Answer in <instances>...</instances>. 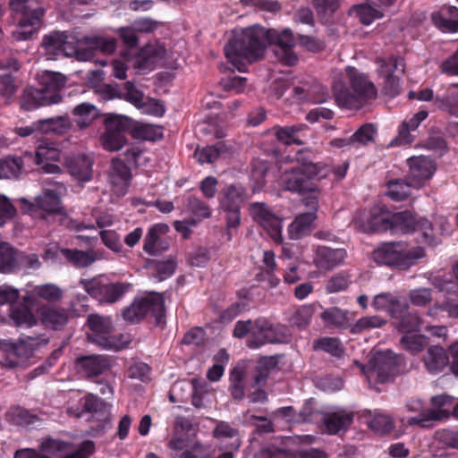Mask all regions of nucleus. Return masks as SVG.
<instances>
[{"mask_svg":"<svg viewBox=\"0 0 458 458\" xmlns=\"http://www.w3.org/2000/svg\"><path fill=\"white\" fill-rule=\"evenodd\" d=\"M225 54L233 68L245 72L248 64L263 58L266 50V31L250 27L232 38L225 46Z\"/></svg>","mask_w":458,"mask_h":458,"instance_id":"f257e3e1","label":"nucleus"},{"mask_svg":"<svg viewBox=\"0 0 458 458\" xmlns=\"http://www.w3.org/2000/svg\"><path fill=\"white\" fill-rule=\"evenodd\" d=\"M67 77L58 72L43 71L38 76L39 88L27 87L21 97V107L26 111L58 104L63 100L62 91Z\"/></svg>","mask_w":458,"mask_h":458,"instance_id":"f03ea898","label":"nucleus"},{"mask_svg":"<svg viewBox=\"0 0 458 458\" xmlns=\"http://www.w3.org/2000/svg\"><path fill=\"white\" fill-rule=\"evenodd\" d=\"M345 72L350 88L344 86L341 81L333 85L335 99L339 106L357 109L367 101L377 98V89L367 75L352 66H347Z\"/></svg>","mask_w":458,"mask_h":458,"instance_id":"7ed1b4c3","label":"nucleus"},{"mask_svg":"<svg viewBox=\"0 0 458 458\" xmlns=\"http://www.w3.org/2000/svg\"><path fill=\"white\" fill-rule=\"evenodd\" d=\"M330 168L322 163L301 162L299 165L283 173L281 185L284 190L293 193L318 192L315 181L328 176Z\"/></svg>","mask_w":458,"mask_h":458,"instance_id":"20e7f679","label":"nucleus"},{"mask_svg":"<svg viewBox=\"0 0 458 458\" xmlns=\"http://www.w3.org/2000/svg\"><path fill=\"white\" fill-rule=\"evenodd\" d=\"M405 242H388L380 244L372 252L375 262L400 270H407L426 256L425 249L420 246L407 249Z\"/></svg>","mask_w":458,"mask_h":458,"instance_id":"39448f33","label":"nucleus"},{"mask_svg":"<svg viewBox=\"0 0 458 458\" xmlns=\"http://www.w3.org/2000/svg\"><path fill=\"white\" fill-rule=\"evenodd\" d=\"M33 0H10V8L15 14H20L17 28L12 36L17 41L29 40L40 29L45 9L34 7Z\"/></svg>","mask_w":458,"mask_h":458,"instance_id":"423d86ee","label":"nucleus"},{"mask_svg":"<svg viewBox=\"0 0 458 458\" xmlns=\"http://www.w3.org/2000/svg\"><path fill=\"white\" fill-rule=\"evenodd\" d=\"M41 54L47 60H55L59 56L75 57L79 61H87L89 51H78V42L67 31L54 30L46 34L40 43Z\"/></svg>","mask_w":458,"mask_h":458,"instance_id":"0eeeda50","label":"nucleus"},{"mask_svg":"<svg viewBox=\"0 0 458 458\" xmlns=\"http://www.w3.org/2000/svg\"><path fill=\"white\" fill-rule=\"evenodd\" d=\"M402 356L387 350L386 352H378L373 355L367 366H361L358 361L355 363L360 366L363 373L369 379L375 377L377 382L384 384L393 380L396 376L403 372L404 366Z\"/></svg>","mask_w":458,"mask_h":458,"instance_id":"6e6552de","label":"nucleus"},{"mask_svg":"<svg viewBox=\"0 0 458 458\" xmlns=\"http://www.w3.org/2000/svg\"><path fill=\"white\" fill-rule=\"evenodd\" d=\"M148 314L160 324L165 314V299L162 293L151 292L144 297L136 298L123 310V318L130 324L140 322Z\"/></svg>","mask_w":458,"mask_h":458,"instance_id":"1a4fd4ad","label":"nucleus"},{"mask_svg":"<svg viewBox=\"0 0 458 458\" xmlns=\"http://www.w3.org/2000/svg\"><path fill=\"white\" fill-rule=\"evenodd\" d=\"M432 223L424 217L417 218L411 211L404 210L391 213V233L408 234L413 232H421L419 241L429 246L437 244L435 236L431 233Z\"/></svg>","mask_w":458,"mask_h":458,"instance_id":"9d476101","label":"nucleus"},{"mask_svg":"<svg viewBox=\"0 0 458 458\" xmlns=\"http://www.w3.org/2000/svg\"><path fill=\"white\" fill-rule=\"evenodd\" d=\"M250 198L247 189L241 183H233L221 191L219 205L226 214L227 229L237 228L241 224V209Z\"/></svg>","mask_w":458,"mask_h":458,"instance_id":"9b49d317","label":"nucleus"},{"mask_svg":"<svg viewBox=\"0 0 458 458\" xmlns=\"http://www.w3.org/2000/svg\"><path fill=\"white\" fill-rule=\"evenodd\" d=\"M255 337L247 342L248 347L257 349L267 344H285L291 339V334L286 326L273 325L264 318L254 320Z\"/></svg>","mask_w":458,"mask_h":458,"instance_id":"f8f14e48","label":"nucleus"},{"mask_svg":"<svg viewBox=\"0 0 458 458\" xmlns=\"http://www.w3.org/2000/svg\"><path fill=\"white\" fill-rule=\"evenodd\" d=\"M131 119L120 114H109L105 119L106 131L101 136L103 148L108 151L120 150L127 142L124 132L131 127Z\"/></svg>","mask_w":458,"mask_h":458,"instance_id":"ddd939ff","label":"nucleus"},{"mask_svg":"<svg viewBox=\"0 0 458 458\" xmlns=\"http://www.w3.org/2000/svg\"><path fill=\"white\" fill-rule=\"evenodd\" d=\"M82 411L91 414L89 421H97V425L89 428L91 436H102L110 428L109 405L98 395L89 394L84 397Z\"/></svg>","mask_w":458,"mask_h":458,"instance_id":"4468645a","label":"nucleus"},{"mask_svg":"<svg viewBox=\"0 0 458 458\" xmlns=\"http://www.w3.org/2000/svg\"><path fill=\"white\" fill-rule=\"evenodd\" d=\"M87 326L91 331L87 336L89 342L104 349H117V344L114 337L109 335L113 331V324L109 317L90 314L87 318Z\"/></svg>","mask_w":458,"mask_h":458,"instance_id":"2eb2a0df","label":"nucleus"},{"mask_svg":"<svg viewBox=\"0 0 458 458\" xmlns=\"http://www.w3.org/2000/svg\"><path fill=\"white\" fill-rule=\"evenodd\" d=\"M250 214L276 243H282V220L276 216L266 203L254 202L250 205Z\"/></svg>","mask_w":458,"mask_h":458,"instance_id":"dca6fc26","label":"nucleus"},{"mask_svg":"<svg viewBox=\"0 0 458 458\" xmlns=\"http://www.w3.org/2000/svg\"><path fill=\"white\" fill-rule=\"evenodd\" d=\"M304 205L309 211L300 214L288 226V233L292 240H299L310 234L314 229V221L317 218L318 200L317 196L306 198Z\"/></svg>","mask_w":458,"mask_h":458,"instance_id":"f3484780","label":"nucleus"},{"mask_svg":"<svg viewBox=\"0 0 458 458\" xmlns=\"http://www.w3.org/2000/svg\"><path fill=\"white\" fill-rule=\"evenodd\" d=\"M409 172L406 179L410 181L412 188L419 189L422 187L426 181H428L437 166L433 158L427 156H414L407 159Z\"/></svg>","mask_w":458,"mask_h":458,"instance_id":"a211bd4d","label":"nucleus"},{"mask_svg":"<svg viewBox=\"0 0 458 458\" xmlns=\"http://www.w3.org/2000/svg\"><path fill=\"white\" fill-rule=\"evenodd\" d=\"M122 98L133 105L136 108H145L148 112L157 116H163L165 112V106L162 102L146 97L131 81L124 83Z\"/></svg>","mask_w":458,"mask_h":458,"instance_id":"6ab92c4d","label":"nucleus"},{"mask_svg":"<svg viewBox=\"0 0 458 458\" xmlns=\"http://www.w3.org/2000/svg\"><path fill=\"white\" fill-rule=\"evenodd\" d=\"M48 343V338L45 335H28L20 339L18 342L12 340H0V348L16 357L27 359L32 355L33 352Z\"/></svg>","mask_w":458,"mask_h":458,"instance_id":"aec40b11","label":"nucleus"},{"mask_svg":"<svg viewBox=\"0 0 458 458\" xmlns=\"http://www.w3.org/2000/svg\"><path fill=\"white\" fill-rule=\"evenodd\" d=\"M63 209L61 199L53 190H46L35 199V202L30 208L34 216L43 220H48V217L61 214Z\"/></svg>","mask_w":458,"mask_h":458,"instance_id":"412c9836","label":"nucleus"},{"mask_svg":"<svg viewBox=\"0 0 458 458\" xmlns=\"http://www.w3.org/2000/svg\"><path fill=\"white\" fill-rule=\"evenodd\" d=\"M425 369L431 375L442 373L450 364L447 351L440 345H430L422 357Z\"/></svg>","mask_w":458,"mask_h":458,"instance_id":"4be33fe9","label":"nucleus"},{"mask_svg":"<svg viewBox=\"0 0 458 458\" xmlns=\"http://www.w3.org/2000/svg\"><path fill=\"white\" fill-rule=\"evenodd\" d=\"M76 42H78V51L89 52L90 56L87 61L92 59L96 52L110 55L116 47L115 38L101 36H86L81 39H76Z\"/></svg>","mask_w":458,"mask_h":458,"instance_id":"5701e85b","label":"nucleus"},{"mask_svg":"<svg viewBox=\"0 0 458 458\" xmlns=\"http://www.w3.org/2000/svg\"><path fill=\"white\" fill-rule=\"evenodd\" d=\"M169 231L165 224H156L152 225L144 238L143 250L151 256H157L165 251L169 244L161 239V236Z\"/></svg>","mask_w":458,"mask_h":458,"instance_id":"b1692460","label":"nucleus"},{"mask_svg":"<svg viewBox=\"0 0 458 458\" xmlns=\"http://www.w3.org/2000/svg\"><path fill=\"white\" fill-rule=\"evenodd\" d=\"M355 225H359L361 231L368 233H391V212L385 208H374L371 209L370 216L368 218L366 225H360L359 220L356 218Z\"/></svg>","mask_w":458,"mask_h":458,"instance_id":"393cba45","label":"nucleus"},{"mask_svg":"<svg viewBox=\"0 0 458 458\" xmlns=\"http://www.w3.org/2000/svg\"><path fill=\"white\" fill-rule=\"evenodd\" d=\"M346 255L344 249L318 246L315 253L314 264L318 269L329 271L343 264Z\"/></svg>","mask_w":458,"mask_h":458,"instance_id":"a878e982","label":"nucleus"},{"mask_svg":"<svg viewBox=\"0 0 458 458\" xmlns=\"http://www.w3.org/2000/svg\"><path fill=\"white\" fill-rule=\"evenodd\" d=\"M92 160L85 154L66 157L65 166L69 174L79 182H89L92 178Z\"/></svg>","mask_w":458,"mask_h":458,"instance_id":"bb28decb","label":"nucleus"},{"mask_svg":"<svg viewBox=\"0 0 458 458\" xmlns=\"http://www.w3.org/2000/svg\"><path fill=\"white\" fill-rule=\"evenodd\" d=\"M78 370L87 377H98L111 366L107 356L88 355L76 359Z\"/></svg>","mask_w":458,"mask_h":458,"instance_id":"cd10ccee","label":"nucleus"},{"mask_svg":"<svg viewBox=\"0 0 458 458\" xmlns=\"http://www.w3.org/2000/svg\"><path fill=\"white\" fill-rule=\"evenodd\" d=\"M165 48L160 43L148 44L136 56V64L141 70H153L165 59Z\"/></svg>","mask_w":458,"mask_h":458,"instance_id":"c85d7f7f","label":"nucleus"},{"mask_svg":"<svg viewBox=\"0 0 458 458\" xmlns=\"http://www.w3.org/2000/svg\"><path fill=\"white\" fill-rule=\"evenodd\" d=\"M384 10V8H379L365 0L364 3L352 5L349 10V14L356 18L362 25L368 26L376 20L382 19Z\"/></svg>","mask_w":458,"mask_h":458,"instance_id":"c756f323","label":"nucleus"},{"mask_svg":"<svg viewBox=\"0 0 458 458\" xmlns=\"http://www.w3.org/2000/svg\"><path fill=\"white\" fill-rule=\"evenodd\" d=\"M433 23L444 32L458 31V8L443 6L438 12L432 13Z\"/></svg>","mask_w":458,"mask_h":458,"instance_id":"7c9ffc66","label":"nucleus"},{"mask_svg":"<svg viewBox=\"0 0 458 458\" xmlns=\"http://www.w3.org/2000/svg\"><path fill=\"white\" fill-rule=\"evenodd\" d=\"M131 177V169L123 161L118 158H114L112 160L109 179L111 183L114 187H117L120 192L125 193L126 190L130 186Z\"/></svg>","mask_w":458,"mask_h":458,"instance_id":"2f4dec72","label":"nucleus"},{"mask_svg":"<svg viewBox=\"0 0 458 458\" xmlns=\"http://www.w3.org/2000/svg\"><path fill=\"white\" fill-rule=\"evenodd\" d=\"M72 114L75 125L80 130L89 127L92 123L100 116L99 110L91 103L83 102L73 107Z\"/></svg>","mask_w":458,"mask_h":458,"instance_id":"473e14b6","label":"nucleus"},{"mask_svg":"<svg viewBox=\"0 0 458 458\" xmlns=\"http://www.w3.org/2000/svg\"><path fill=\"white\" fill-rule=\"evenodd\" d=\"M276 45L283 53L282 60L287 65H294L298 61L297 55L293 51L295 38L290 29L284 30L276 37Z\"/></svg>","mask_w":458,"mask_h":458,"instance_id":"72a5a7b5","label":"nucleus"},{"mask_svg":"<svg viewBox=\"0 0 458 458\" xmlns=\"http://www.w3.org/2000/svg\"><path fill=\"white\" fill-rule=\"evenodd\" d=\"M61 253L73 267L79 268L88 267L98 259L97 252L91 249L87 250L62 249Z\"/></svg>","mask_w":458,"mask_h":458,"instance_id":"f704fd0d","label":"nucleus"},{"mask_svg":"<svg viewBox=\"0 0 458 458\" xmlns=\"http://www.w3.org/2000/svg\"><path fill=\"white\" fill-rule=\"evenodd\" d=\"M377 64L380 77L397 76L404 73L405 63L401 56L392 55L387 57H377Z\"/></svg>","mask_w":458,"mask_h":458,"instance_id":"c9c22d12","label":"nucleus"},{"mask_svg":"<svg viewBox=\"0 0 458 458\" xmlns=\"http://www.w3.org/2000/svg\"><path fill=\"white\" fill-rule=\"evenodd\" d=\"M39 131L42 133L64 134L72 128V123L69 116L59 115L38 120Z\"/></svg>","mask_w":458,"mask_h":458,"instance_id":"e433bc0d","label":"nucleus"},{"mask_svg":"<svg viewBox=\"0 0 458 458\" xmlns=\"http://www.w3.org/2000/svg\"><path fill=\"white\" fill-rule=\"evenodd\" d=\"M307 129L308 127L305 124L284 126L276 130V136L279 141L285 145H302L304 144L302 137L305 135Z\"/></svg>","mask_w":458,"mask_h":458,"instance_id":"4c0bfd02","label":"nucleus"},{"mask_svg":"<svg viewBox=\"0 0 458 458\" xmlns=\"http://www.w3.org/2000/svg\"><path fill=\"white\" fill-rule=\"evenodd\" d=\"M132 284L128 282L105 284L101 303L113 304L119 301L127 293L131 292Z\"/></svg>","mask_w":458,"mask_h":458,"instance_id":"58836bf2","label":"nucleus"},{"mask_svg":"<svg viewBox=\"0 0 458 458\" xmlns=\"http://www.w3.org/2000/svg\"><path fill=\"white\" fill-rule=\"evenodd\" d=\"M17 249L6 242H0V273L17 271Z\"/></svg>","mask_w":458,"mask_h":458,"instance_id":"ea45409f","label":"nucleus"},{"mask_svg":"<svg viewBox=\"0 0 458 458\" xmlns=\"http://www.w3.org/2000/svg\"><path fill=\"white\" fill-rule=\"evenodd\" d=\"M229 148L225 142H217L216 145L206 146L202 148H197L194 152V157L199 164H212L218 159V157L228 152Z\"/></svg>","mask_w":458,"mask_h":458,"instance_id":"a19ab883","label":"nucleus"},{"mask_svg":"<svg viewBox=\"0 0 458 458\" xmlns=\"http://www.w3.org/2000/svg\"><path fill=\"white\" fill-rule=\"evenodd\" d=\"M320 318L327 327L346 328L349 325L348 312L338 307H330L324 310Z\"/></svg>","mask_w":458,"mask_h":458,"instance_id":"79ce46f5","label":"nucleus"},{"mask_svg":"<svg viewBox=\"0 0 458 458\" xmlns=\"http://www.w3.org/2000/svg\"><path fill=\"white\" fill-rule=\"evenodd\" d=\"M353 422V413L346 411L333 412L325 420L326 428L330 434L347 429Z\"/></svg>","mask_w":458,"mask_h":458,"instance_id":"37998d69","label":"nucleus"},{"mask_svg":"<svg viewBox=\"0 0 458 458\" xmlns=\"http://www.w3.org/2000/svg\"><path fill=\"white\" fill-rule=\"evenodd\" d=\"M41 322L55 330H61L68 322V315L64 310L47 308L41 311Z\"/></svg>","mask_w":458,"mask_h":458,"instance_id":"c03bdc74","label":"nucleus"},{"mask_svg":"<svg viewBox=\"0 0 458 458\" xmlns=\"http://www.w3.org/2000/svg\"><path fill=\"white\" fill-rule=\"evenodd\" d=\"M315 351H323L333 357L341 358L344 355V347L336 337L324 336L313 341Z\"/></svg>","mask_w":458,"mask_h":458,"instance_id":"a18cd8bd","label":"nucleus"},{"mask_svg":"<svg viewBox=\"0 0 458 458\" xmlns=\"http://www.w3.org/2000/svg\"><path fill=\"white\" fill-rule=\"evenodd\" d=\"M23 158L7 157L0 161V178H18L23 171Z\"/></svg>","mask_w":458,"mask_h":458,"instance_id":"49530a36","label":"nucleus"},{"mask_svg":"<svg viewBox=\"0 0 458 458\" xmlns=\"http://www.w3.org/2000/svg\"><path fill=\"white\" fill-rule=\"evenodd\" d=\"M10 318L13 324L21 327H31L37 324V318L31 310L24 305L11 307Z\"/></svg>","mask_w":458,"mask_h":458,"instance_id":"de8ad7c7","label":"nucleus"},{"mask_svg":"<svg viewBox=\"0 0 458 458\" xmlns=\"http://www.w3.org/2000/svg\"><path fill=\"white\" fill-rule=\"evenodd\" d=\"M387 323L384 318L374 315L365 316L359 318L354 325L351 327L352 334H360L364 331H369L372 329L381 328Z\"/></svg>","mask_w":458,"mask_h":458,"instance_id":"09e8293b","label":"nucleus"},{"mask_svg":"<svg viewBox=\"0 0 458 458\" xmlns=\"http://www.w3.org/2000/svg\"><path fill=\"white\" fill-rule=\"evenodd\" d=\"M400 344L403 349L411 353H418L428 346V339L423 335L405 334L401 337Z\"/></svg>","mask_w":458,"mask_h":458,"instance_id":"8fccbe9b","label":"nucleus"},{"mask_svg":"<svg viewBox=\"0 0 458 458\" xmlns=\"http://www.w3.org/2000/svg\"><path fill=\"white\" fill-rule=\"evenodd\" d=\"M411 187L412 185L406 178L392 180L387 182V195L394 200H403L410 196Z\"/></svg>","mask_w":458,"mask_h":458,"instance_id":"3c124183","label":"nucleus"},{"mask_svg":"<svg viewBox=\"0 0 458 458\" xmlns=\"http://www.w3.org/2000/svg\"><path fill=\"white\" fill-rule=\"evenodd\" d=\"M213 435L216 438H230L233 439V442L230 444L231 450H236L241 445V441L239 440V431L237 428H233L226 421H218L214 431Z\"/></svg>","mask_w":458,"mask_h":458,"instance_id":"603ef678","label":"nucleus"},{"mask_svg":"<svg viewBox=\"0 0 458 458\" xmlns=\"http://www.w3.org/2000/svg\"><path fill=\"white\" fill-rule=\"evenodd\" d=\"M314 313V308L311 305H302L296 309L288 321L292 327L300 329L307 327Z\"/></svg>","mask_w":458,"mask_h":458,"instance_id":"864d4df0","label":"nucleus"},{"mask_svg":"<svg viewBox=\"0 0 458 458\" xmlns=\"http://www.w3.org/2000/svg\"><path fill=\"white\" fill-rule=\"evenodd\" d=\"M230 393L233 400L242 401L245 396L244 372L234 368L230 374Z\"/></svg>","mask_w":458,"mask_h":458,"instance_id":"5fc2aeb1","label":"nucleus"},{"mask_svg":"<svg viewBox=\"0 0 458 458\" xmlns=\"http://www.w3.org/2000/svg\"><path fill=\"white\" fill-rule=\"evenodd\" d=\"M276 364L275 361L270 360H265L264 361H260L259 365L256 366L254 372L251 377V387H260L264 386L269 376V369L274 367Z\"/></svg>","mask_w":458,"mask_h":458,"instance_id":"6e6d98bb","label":"nucleus"},{"mask_svg":"<svg viewBox=\"0 0 458 458\" xmlns=\"http://www.w3.org/2000/svg\"><path fill=\"white\" fill-rule=\"evenodd\" d=\"M420 318L417 313L410 312L403 314L395 322V327L402 333L409 334L411 332L417 331L420 327Z\"/></svg>","mask_w":458,"mask_h":458,"instance_id":"4d7b16f0","label":"nucleus"},{"mask_svg":"<svg viewBox=\"0 0 458 458\" xmlns=\"http://www.w3.org/2000/svg\"><path fill=\"white\" fill-rule=\"evenodd\" d=\"M186 208L194 216L199 219L208 218L211 216L208 205L195 196L187 198Z\"/></svg>","mask_w":458,"mask_h":458,"instance_id":"13d9d810","label":"nucleus"},{"mask_svg":"<svg viewBox=\"0 0 458 458\" xmlns=\"http://www.w3.org/2000/svg\"><path fill=\"white\" fill-rule=\"evenodd\" d=\"M177 267L176 261L173 258H169L165 260L157 261L155 264V271L154 278H156L158 282H162L171 276L175 271Z\"/></svg>","mask_w":458,"mask_h":458,"instance_id":"bf43d9fd","label":"nucleus"},{"mask_svg":"<svg viewBox=\"0 0 458 458\" xmlns=\"http://www.w3.org/2000/svg\"><path fill=\"white\" fill-rule=\"evenodd\" d=\"M376 129L372 124H364L352 134L353 146L367 145L374 141Z\"/></svg>","mask_w":458,"mask_h":458,"instance_id":"052dcab7","label":"nucleus"},{"mask_svg":"<svg viewBox=\"0 0 458 458\" xmlns=\"http://www.w3.org/2000/svg\"><path fill=\"white\" fill-rule=\"evenodd\" d=\"M79 284L89 295L101 302L105 284H103L100 279L97 277L91 279H81Z\"/></svg>","mask_w":458,"mask_h":458,"instance_id":"680f3d73","label":"nucleus"},{"mask_svg":"<svg viewBox=\"0 0 458 458\" xmlns=\"http://www.w3.org/2000/svg\"><path fill=\"white\" fill-rule=\"evenodd\" d=\"M370 428L381 435L387 434L394 429L393 420L385 414L376 415L369 423Z\"/></svg>","mask_w":458,"mask_h":458,"instance_id":"e2e57ef3","label":"nucleus"},{"mask_svg":"<svg viewBox=\"0 0 458 458\" xmlns=\"http://www.w3.org/2000/svg\"><path fill=\"white\" fill-rule=\"evenodd\" d=\"M102 242L115 253L123 252V244L119 234L113 230H102L99 233Z\"/></svg>","mask_w":458,"mask_h":458,"instance_id":"0e129e2a","label":"nucleus"},{"mask_svg":"<svg viewBox=\"0 0 458 458\" xmlns=\"http://www.w3.org/2000/svg\"><path fill=\"white\" fill-rule=\"evenodd\" d=\"M16 92L14 81L11 75L0 77V101L6 105Z\"/></svg>","mask_w":458,"mask_h":458,"instance_id":"69168bd1","label":"nucleus"},{"mask_svg":"<svg viewBox=\"0 0 458 458\" xmlns=\"http://www.w3.org/2000/svg\"><path fill=\"white\" fill-rule=\"evenodd\" d=\"M47 148L40 147L36 154L35 162L40 166L42 172L46 174H56L61 173V168L56 164L49 163L47 159Z\"/></svg>","mask_w":458,"mask_h":458,"instance_id":"338daca9","label":"nucleus"},{"mask_svg":"<svg viewBox=\"0 0 458 458\" xmlns=\"http://www.w3.org/2000/svg\"><path fill=\"white\" fill-rule=\"evenodd\" d=\"M351 284L348 275L339 273L332 276L327 283L326 289L328 293H338L344 291Z\"/></svg>","mask_w":458,"mask_h":458,"instance_id":"774afa93","label":"nucleus"}]
</instances>
